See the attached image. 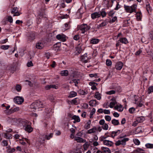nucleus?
<instances>
[{"mask_svg":"<svg viewBox=\"0 0 153 153\" xmlns=\"http://www.w3.org/2000/svg\"><path fill=\"white\" fill-rule=\"evenodd\" d=\"M44 104L42 102L37 101L33 103L30 106V111H36L39 108L44 106Z\"/></svg>","mask_w":153,"mask_h":153,"instance_id":"obj_1","label":"nucleus"},{"mask_svg":"<svg viewBox=\"0 0 153 153\" xmlns=\"http://www.w3.org/2000/svg\"><path fill=\"white\" fill-rule=\"evenodd\" d=\"M22 125L25 130L28 132H30L33 131V128L31 127V123L26 120L22 121Z\"/></svg>","mask_w":153,"mask_h":153,"instance_id":"obj_2","label":"nucleus"},{"mask_svg":"<svg viewBox=\"0 0 153 153\" xmlns=\"http://www.w3.org/2000/svg\"><path fill=\"white\" fill-rule=\"evenodd\" d=\"M129 139L127 137L120 138L119 140L116 141L115 145L116 146H119L120 145L124 146L126 144V142Z\"/></svg>","mask_w":153,"mask_h":153,"instance_id":"obj_3","label":"nucleus"},{"mask_svg":"<svg viewBox=\"0 0 153 153\" xmlns=\"http://www.w3.org/2000/svg\"><path fill=\"white\" fill-rule=\"evenodd\" d=\"M14 101L16 103L21 104L23 102L24 99L22 97L16 96L14 98Z\"/></svg>","mask_w":153,"mask_h":153,"instance_id":"obj_4","label":"nucleus"},{"mask_svg":"<svg viewBox=\"0 0 153 153\" xmlns=\"http://www.w3.org/2000/svg\"><path fill=\"white\" fill-rule=\"evenodd\" d=\"M124 7L125 10L127 13H131L134 11V6L133 5L131 6L124 5Z\"/></svg>","mask_w":153,"mask_h":153,"instance_id":"obj_5","label":"nucleus"},{"mask_svg":"<svg viewBox=\"0 0 153 153\" xmlns=\"http://www.w3.org/2000/svg\"><path fill=\"white\" fill-rule=\"evenodd\" d=\"M7 121L12 124L15 125L17 122V119L14 117H8L7 119Z\"/></svg>","mask_w":153,"mask_h":153,"instance_id":"obj_6","label":"nucleus"},{"mask_svg":"<svg viewBox=\"0 0 153 153\" xmlns=\"http://www.w3.org/2000/svg\"><path fill=\"white\" fill-rule=\"evenodd\" d=\"M89 27H88L86 24H83L80 27V29L82 31V33H84L85 31L89 29Z\"/></svg>","mask_w":153,"mask_h":153,"instance_id":"obj_7","label":"nucleus"},{"mask_svg":"<svg viewBox=\"0 0 153 153\" xmlns=\"http://www.w3.org/2000/svg\"><path fill=\"white\" fill-rule=\"evenodd\" d=\"M135 5H134V8H135ZM134 13H136V19L138 21L141 20L142 15L140 11L137 12L134 9Z\"/></svg>","mask_w":153,"mask_h":153,"instance_id":"obj_8","label":"nucleus"},{"mask_svg":"<svg viewBox=\"0 0 153 153\" xmlns=\"http://www.w3.org/2000/svg\"><path fill=\"white\" fill-rule=\"evenodd\" d=\"M45 45V44L44 42L40 41L36 44V47L38 49H42L44 47Z\"/></svg>","mask_w":153,"mask_h":153,"instance_id":"obj_9","label":"nucleus"},{"mask_svg":"<svg viewBox=\"0 0 153 153\" xmlns=\"http://www.w3.org/2000/svg\"><path fill=\"white\" fill-rule=\"evenodd\" d=\"M102 143L104 145L108 147H111L113 146L114 144L112 141L108 140H106L103 141Z\"/></svg>","mask_w":153,"mask_h":153,"instance_id":"obj_10","label":"nucleus"},{"mask_svg":"<svg viewBox=\"0 0 153 153\" xmlns=\"http://www.w3.org/2000/svg\"><path fill=\"white\" fill-rule=\"evenodd\" d=\"M66 36L64 34H58L56 36V38L59 40H60L62 42L65 41Z\"/></svg>","mask_w":153,"mask_h":153,"instance_id":"obj_11","label":"nucleus"},{"mask_svg":"<svg viewBox=\"0 0 153 153\" xmlns=\"http://www.w3.org/2000/svg\"><path fill=\"white\" fill-rule=\"evenodd\" d=\"M82 49L80 45H79L75 48V50L74 52L75 55H78L82 52Z\"/></svg>","mask_w":153,"mask_h":153,"instance_id":"obj_12","label":"nucleus"},{"mask_svg":"<svg viewBox=\"0 0 153 153\" xmlns=\"http://www.w3.org/2000/svg\"><path fill=\"white\" fill-rule=\"evenodd\" d=\"M123 64L122 62H119L116 63L115 68L117 70H120L123 68Z\"/></svg>","mask_w":153,"mask_h":153,"instance_id":"obj_13","label":"nucleus"},{"mask_svg":"<svg viewBox=\"0 0 153 153\" xmlns=\"http://www.w3.org/2000/svg\"><path fill=\"white\" fill-rule=\"evenodd\" d=\"M101 16L100 14V12H96L93 13L91 14V17L92 19H95L96 18H98Z\"/></svg>","mask_w":153,"mask_h":153,"instance_id":"obj_14","label":"nucleus"},{"mask_svg":"<svg viewBox=\"0 0 153 153\" xmlns=\"http://www.w3.org/2000/svg\"><path fill=\"white\" fill-rule=\"evenodd\" d=\"M87 54H85L83 56H82L81 57V60L82 62L86 63L88 62V58L87 57Z\"/></svg>","mask_w":153,"mask_h":153,"instance_id":"obj_15","label":"nucleus"},{"mask_svg":"<svg viewBox=\"0 0 153 153\" xmlns=\"http://www.w3.org/2000/svg\"><path fill=\"white\" fill-rule=\"evenodd\" d=\"M72 120H74V123L79 122L80 121V119L78 116L75 115L73 116L71 118Z\"/></svg>","mask_w":153,"mask_h":153,"instance_id":"obj_16","label":"nucleus"},{"mask_svg":"<svg viewBox=\"0 0 153 153\" xmlns=\"http://www.w3.org/2000/svg\"><path fill=\"white\" fill-rule=\"evenodd\" d=\"M97 131V128L95 126L93 127L92 128L88 130L87 132V134H91L95 133Z\"/></svg>","mask_w":153,"mask_h":153,"instance_id":"obj_17","label":"nucleus"},{"mask_svg":"<svg viewBox=\"0 0 153 153\" xmlns=\"http://www.w3.org/2000/svg\"><path fill=\"white\" fill-rule=\"evenodd\" d=\"M101 149L104 153H111V150L108 147L102 146L101 147Z\"/></svg>","mask_w":153,"mask_h":153,"instance_id":"obj_18","label":"nucleus"},{"mask_svg":"<svg viewBox=\"0 0 153 153\" xmlns=\"http://www.w3.org/2000/svg\"><path fill=\"white\" fill-rule=\"evenodd\" d=\"M114 108L115 110L120 112L123 111V107L121 105H117L114 107Z\"/></svg>","mask_w":153,"mask_h":153,"instance_id":"obj_19","label":"nucleus"},{"mask_svg":"<svg viewBox=\"0 0 153 153\" xmlns=\"http://www.w3.org/2000/svg\"><path fill=\"white\" fill-rule=\"evenodd\" d=\"M99 104L98 102H97L96 100H92L89 102V105L91 106H95Z\"/></svg>","mask_w":153,"mask_h":153,"instance_id":"obj_20","label":"nucleus"},{"mask_svg":"<svg viewBox=\"0 0 153 153\" xmlns=\"http://www.w3.org/2000/svg\"><path fill=\"white\" fill-rule=\"evenodd\" d=\"M74 140L78 143H84L86 141L85 140H84L82 138L79 137H75Z\"/></svg>","mask_w":153,"mask_h":153,"instance_id":"obj_21","label":"nucleus"},{"mask_svg":"<svg viewBox=\"0 0 153 153\" xmlns=\"http://www.w3.org/2000/svg\"><path fill=\"white\" fill-rule=\"evenodd\" d=\"M141 100L140 97H138V99L137 100L135 99V103L137 104L138 107H141L143 105V104L141 103Z\"/></svg>","mask_w":153,"mask_h":153,"instance_id":"obj_22","label":"nucleus"},{"mask_svg":"<svg viewBox=\"0 0 153 153\" xmlns=\"http://www.w3.org/2000/svg\"><path fill=\"white\" fill-rule=\"evenodd\" d=\"M60 45V43H57L53 45V49L56 51H59V47Z\"/></svg>","mask_w":153,"mask_h":153,"instance_id":"obj_23","label":"nucleus"},{"mask_svg":"<svg viewBox=\"0 0 153 153\" xmlns=\"http://www.w3.org/2000/svg\"><path fill=\"white\" fill-rule=\"evenodd\" d=\"M100 40L99 39L95 38H92L90 40V43L93 44H96L99 43Z\"/></svg>","mask_w":153,"mask_h":153,"instance_id":"obj_24","label":"nucleus"},{"mask_svg":"<svg viewBox=\"0 0 153 153\" xmlns=\"http://www.w3.org/2000/svg\"><path fill=\"white\" fill-rule=\"evenodd\" d=\"M108 137L109 136L107 135V133H106L104 135L101 136L99 138V140L100 141L103 142L106 140H105V139Z\"/></svg>","mask_w":153,"mask_h":153,"instance_id":"obj_25","label":"nucleus"},{"mask_svg":"<svg viewBox=\"0 0 153 153\" xmlns=\"http://www.w3.org/2000/svg\"><path fill=\"white\" fill-rule=\"evenodd\" d=\"M91 124V121L90 120H88L85 122V123L84 126V128L86 129H88L90 128V125Z\"/></svg>","mask_w":153,"mask_h":153,"instance_id":"obj_26","label":"nucleus"},{"mask_svg":"<svg viewBox=\"0 0 153 153\" xmlns=\"http://www.w3.org/2000/svg\"><path fill=\"white\" fill-rule=\"evenodd\" d=\"M77 95V93L74 91H71L70 92L68 96V97L69 98L75 97Z\"/></svg>","mask_w":153,"mask_h":153,"instance_id":"obj_27","label":"nucleus"},{"mask_svg":"<svg viewBox=\"0 0 153 153\" xmlns=\"http://www.w3.org/2000/svg\"><path fill=\"white\" fill-rule=\"evenodd\" d=\"M120 42L124 44H126L128 43L127 39L126 38H120L119 40Z\"/></svg>","mask_w":153,"mask_h":153,"instance_id":"obj_28","label":"nucleus"},{"mask_svg":"<svg viewBox=\"0 0 153 153\" xmlns=\"http://www.w3.org/2000/svg\"><path fill=\"white\" fill-rule=\"evenodd\" d=\"M112 101L110 103L109 107L111 108H113L117 103V102L115 100H111Z\"/></svg>","mask_w":153,"mask_h":153,"instance_id":"obj_29","label":"nucleus"},{"mask_svg":"<svg viewBox=\"0 0 153 153\" xmlns=\"http://www.w3.org/2000/svg\"><path fill=\"white\" fill-rule=\"evenodd\" d=\"M77 98H75L71 101H68V102L69 104H76L77 103Z\"/></svg>","mask_w":153,"mask_h":153,"instance_id":"obj_30","label":"nucleus"},{"mask_svg":"<svg viewBox=\"0 0 153 153\" xmlns=\"http://www.w3.org/2000/svg\"><path fill=\"white\" fill-rule=\"evenodd\" d=\"M111 123L115 126H117L120 124L119 120L115 119L112 120H111Z\"/></svg>","mask_w":153,"mask_h":153,"instance_id":"obj_31","label":"nucleus"},{"mask_svg":"<svg viewBox=\"0 0 153 153\" xmlns=\"http://www.w3.org/2000/svg\"><path fill=\"white\" fill-rule=\"evenodd\" d=\"M142 131V128L140 126L138 127L135 128L134 130V134H137L141 132Z\"/></svg>","mask_w":153,"mask_h":153,"instance_id":"obj_32","label":"nucleus"},{"mask_svg":"<svg viewBox=\"0 0 153 153\" xmlns=\"http://www.w3.org/2000/svg\"><path fill=\"white\" fill-rule=\"evenodd\" d=\"M94 97L98 100H100L101 98V94L99 92L95 93Z\"/></svg>","mask_w":153,"mask_h":153,"instance_id":"obj_33","label":"nucleus"},{"mask_svg":"<svg viewBox=\"0 0 153 153\" xmlns=\"http://www.w3.org/2000/svg\"><path fill=\"white\" fill-rule=\"evenodd\" d=\"M68 72L67 70H65L62 71H61L60 74L62 76H67L68 74Z\"/></svg>","mask_w":153,"mask_h":153,"instance_id":"obj_34","label":"nucleus"},{"mask_svg":"<svg viewBox=\"0 0 153 153\" xmlns=\"http://www.w3.org/2000/svg\"><path fill=\"white\" fill-rule=\"evenodd\" d=\"M90 85L92 86L91 88L92 90H95L97 89L96 86L97 85V83H90Z\"/></svg>","mask_w":153,"mask_h":153,"instance_id":"obj_35","label":"nucleus"},{"mask_svg":"<svg viewBox=\"0 0 153 153\" xmlns=\"http://www.w3.org/2000/svg\"><path fill=\"white\" fill-rule=\"evenodd\" d=\"M107 25V22L105 21H104L102 22L101 24L98 25L97 26V27L99 28L100 27L104 26Z\"/></svg>","mask_w":153,"mask_h":153,"instance_id":"obj_36","label":"nucleus"},{"mask_svg":"<svg viewBox=\"0 0 153 153\" xmlns=\"http://www.w3.org/2000/svg\"><path fill=\"white\" fill-rule=\"evenodd\" d=\"M95 112L96 109L94 108H93L90 114L89 117L90 118H93V115L95 113Z\"/></svg>","mask_w":153,"mask_h":153,"instance_id":"obj_37","label":"nucleus"},{"mask_svg":"<svg viewBox=\"0 0 153 153\" xmlns=\"http://www.w3.org/2000/svg\"><path fill=\"white\" fill-rule=\"evenodd\" d=\"M15 89L17 91L20 92L21 90L22 87L20 85L17 84L15 86Z\"/></svg>","mask_w":153,"mask_h":153,"instance_id":"obj_38","label":"nucleus"},{"mask_svg":"<svg viewBox=\"0 0 153 153\" xmlns=\"http://www.w3.org/2000/svg\"><path fill=\"white\" fill-rule=\"evenodd\" d=\"M53 134L52 133H50L49 134L45 135V137L46 139L49 140L53 137Z\"/></svg>","mask_w":153,"mask_h":153,"instance_id":"obj_39","label":"nucleus"},{"mask_svg":"<svg viewBox=\"0 0 153 153\" xmlns=\"http://www.w3.org/2000/svg\"><path fill=\"white\" fill-rule=\"evenodd\" d=\"M10 46L9 45H2L0 47V48L1 49L4 50H7L9 48Z\"/></svg>","mask_w":153,"mask_h":153,"instance_id":"obj_40","label":"nucleus"},{"mask_svg":"<svg viewBox=\"0 0 153 153\" xmlns=\"http://www.w3.org/2000/svg\"><path fill=\"white\" fill-rule=\"evenodd\" d=\"M100 13L102 18L105 17L106 16V13L104 10H102Z\"/></svg>","mask_w":153,"mask_h":153,"instance_id":"obj_41","label":"nucleus"},{"mask_svg":"<svg viewBox=\"0 0 153 153\" xmlns=\"http://www.w3.org/2000/svg\"><path fill=\"white\" fill-rule=\"evenodd\" d=\"M79 93L81 95H84L87 94V91L82 90H80L79 91Z\"/></svg>","mask_w":153,"mask_h":153,"instance_id":"obj_42","label":"nucleus"},{"mask_svg":"<svg viewBox=\"0 0 153 153\" xmlns=\"http://www.w3.org/2000/svg\"><path fill=\"white\" fill-rule=\"evenodd\" d=\"M143 151L144 150L141 149L137 148L134 150V153H143L141 151Z\"/></svg>","mask_w":153,"mask_h":153,"instance_id":"obj_43","label":"nucleus"},{"mask_svg":"<svg viewBox=\"0 0 153 153\" xmlns=\"http://www.w3.org/2000/svg\"><path fill=\"white\" fill-rule=\"evenodd\" d=\"M102 128L104 130H107L108 128V125L107 123H105L102 126Z\"/></svg>","mask_w":153,"mask_h":153,"instance_id":"obj_44","label":"nucleus"},{"mask_svg":"<svg viewBox=\"0 0 153 153\" xmlns=\"http://www.w3.org/2000/svg\"><path fill=\"white\" fill-rule=\"evenodd\" d=\"M112 62L110 59H106V64L107 66H111L112 65Z\"/></svg>","mask_w":153,"mask_h":153,"instance_id":"obj_45","label":"nucleus"},{"mask_svg":"<svg viewBox=\"0 0 153 153\" xmlns=\"http://www.w3.org/2000/svg\"><path fill=\"white\" fill-rule=\"evenodd\" d=\"M116 21H117V16H115L113 17L112 19L110 20L109 22L110 23H113Z\"/></svg>","mask_w":153,"mask_h":153,"instance_id":"obj_46","label":"nucleus"},{"mask_svg":"<svg viewBox=\"0 0 153 153\" xmlns=\"http://www.w3.org/2000/svg\"><path fill=\"white\" fill-rule=\"evenodd\" d=\"M145 146L147 148L151 149L153 148V144L148 143L145 145Z\"/></svg>","mask_w":153,"mask_h":153,"instance_id":"obj_47","label":"nucleus"},{"mask_svg":"<svg viewBox=\"0 0 153 153\" xmlns=\"http://www.w3.org/2000/svg\"><path fill=\"white\" fill-rule=\"evenodd\" d=\"M4 137L6 139H10L12 137L11 135L8 133H5L4 135Z\"/></svg>","mask_w":153,"mask_h":153,"instance_id":"obj_48","label":"nucleus"},{"mask_svg":"<svg viewBox=\"0 0 153 153\" xmlns=\"http://www.w3.org/2000/svg\"><path fill=\"white\" fill-rule=\"evenodd\" d=\"M14 137L16 139H19L20 140L22 139L23 138L21 135H19L18 134H15L14 135Z\"/></svg>","mask_w":153,"mask_h":153,"instance_id":"obj_49","label":"nucleus"},{"mask_svg":"<svg viewBox=\"0 0 153 153\" xmlns=\"http://www.w3.org/2000/svg\"><path fill=\"white\" fill-rule=\"evenodd\" d=\"M19 110V107H16L14 108L13 109H10V111H11V113H13L14 112L17 111Z\"/></svg>","mask_w":153,"mask_h":153,"instance_id":"obj_50","label":"nucleus"},{"mask_svg":"<svg viewBox=\"0 0 153 153\" xmlns=\"http://www.w3.org/2000/svg\"><path fill=\"white\" fill-rule=\"evenodd\" d=\"M146 8L148 13H149L152 10L150 5L149 4L146 5Z\"/></svg>","mask_w":153,"mask_h":153,"instance_id":"obj_51","label":"nucleus"},{"mask_svg":"<svg viewBox=\"0 0 153 153\" xmlns=\"http://www.w3.org/2000/svg\"><path fill=\"white\" fill-rule=\"evenodd\" d=\"M19 8L17 7H13L12 11H11V13H14L15 12H16L18 11Z\"/></svg>","mask_w":153,"mask_h":153,"instance_id":"obj_52","label":"nucleus"},{"mask_svg":"<svg viewBox=\"0 0 153 153\" xmlns=\"http://www.w3.org/2000/svg\"><path fill=\"white\" fill-rule=\"evenodd\" d=\"M153 92V86H151L149 87L148 90V94H150L151 92Z\"/></svg>","mask_w":153,"mask_h":153,"instance_id":"obj_53","label":"nucleus"},{"mask_svg":"<svg viewBox=\"0 0 153 153\" xmlns=\"http://www.w3.org/2000/svg\"><path fill=\"white\" fill-rule=\"evenodd\" d=\"M149 40L151 41L153 39V31H151L150 32L149 34Z\"/></svg>","mask_w":153,"mask_h":153,"instance_id":"obj_54","label":"nucleus"},{"mask_svg":"<svg viewBox=\"0 0 153 153\" xmlns=\"http://www.w3.org/2000/svg\"><path fill=\"white\" fill-rule=\"evenodd\" d=\"M115 91L114 90H111L109 91H108L106 92H105L106 94H108V95H111L112 94H114L115 93Z\"/></svg>","mask_w":153,"mask_h":153,"instance_id":"obj_55","label":"nucleus"},{"mask_svg":"<svg viewBox=\"0 0 153 153\" xmlns=\"http://www.w3.org/2000/svg\"><path fill=\"white\" fill-rule=\"evenodd\" d=\"M117 132L113 131L111 133V137L114 138V137L117 135Z\"/></svg>","mask_w":153,"mask_h":153,"instance_id":"obj_56","label":"nucleus"},{"mask_svg":"<svg viewBox=\"0 0 153 153\" xmlns=\"http://www.w3.org/2000/svg\"><path fill=\"white\" fill-rule=\"evenodd\" d=\"M89 145L88 142L85 143L83 145L84 149L85 150H86L89 147Z\"/></svg>","mask_w":153,"mask_h":153,"instance_id":"obj_57","label":"nucleus"},{"mask_svg":"<svg viewBox=\"0 0 153 153\" xmlns=\"http://www.w3.org/2000/svg\"><path fill=\"white\" fill-rule=\"evenodd\" d=\"M105 120L108 121H110L111 120V117L109 115H106L105 116Z\"/></svg>","mask_w":153,"mask_h":153,"instance_id":"obj_58","label":"nucleus"},{"mask_svg":"<svg viewBox=\"0 0 153 153\" xmlns=\"http://www.w3.org/2000/svg\"><path fill=\"white\" fill-rule=\"evenodd\" d=\"M2 145L4 146H6L8 145V143L7 141L6 140H4L2 142Z\"/></svg>","mask_w":153,"mask_h":153,"instance_id":"obj_59","label":"nucleus"},{"mask_svg":"<svg viewBox=\"0 0 153 153\" xmlns=\"http://www.w3.org/2000/svg\"><path fill=\"white\" fill-rule=\"evenodd\" d=\"M115 13V11L112 10L108 13V15L109 16H112Z\"/></svg>","mask_w":153,"mask_h":153,"instance_id":"obj_60","label":"nucleus"},{"mask_svg":"<svg viewBox=\"0 0 153 153\" xmlns=\"http://www.w3.org/2000/svg\"><path fill=\"white\" fill-rule=\"evenodd\" d=\"M53 112V110L51 108H47L46 110V112L47 114H51Z\"/></svg>","mask_w":153,"mask_h":153,"instance_id":"obj_61","label":"nucleus"},{"mask_svg":"<svg viewBox=\"0 0 153 153\" xmlns=\"http://www.w3.org/2000/svg\"><path fill=\"white\" fill-rule=\"evenodd\" d=\"M8 39H4L0 41V44H4L5 43L7 42Z\"/></svg>","mask_w":153,"mask_h":153,"instance_id":"obj_62","label":"nucleus"},{"mask_svg":"<svg viewBox=\"0 0 153 153\" xmlns=\"http://www.w3.org/2000/svg\"><path fill=\"white\" fill-rule=\"evenodd\" d=\"M134 144L137 145H139L140 144V142L137 139H134Z\"/></svg>","mask_w":153,"mask_h":153,"instance_id":"obj_63","label":"nucleus"},{"mask_svg":"<svg viewBox=\"0 0 153 153\" xmlns=\"http://www.w3.org/2000/svg\"><path fill=\"white\" fill-rule=\"evenodd\" d=\"M15 151V149L13 148L9 149L8 150V153H12Z\"/></svg>","mask_w":153,"mask_h":153,"instance_id":"obj_64","label":"nucleus"}]
</instances>
